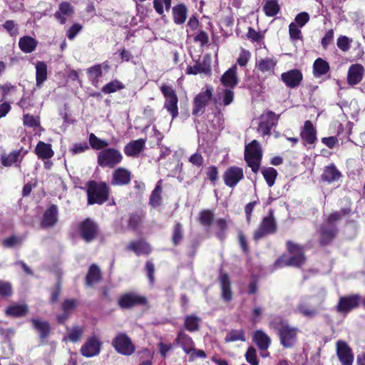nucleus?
I'll use <instances>...</instances> for the list:
<instances>
[{
	"mask_svg": "<svg viewBox=\"0 0 365 365\" xmlns=\"http://www.w3.org/2000/svg\"><path fill=\"white\" fill-rule=\"evenodd\" d=\"M34 327L39 332L42 339L46 337L50 331L49 324L47 322L41 321L36 319H32Z\"/></svg>",
	"mask_w": 365,
	"mask_h": 365,
	"instance_id": "a19ab883",
	"label": "nucleus"
},
{
	"mask_svg": "<svg viewBox=\"0 0 365 365\" xmlns=\"http://www.w3.org/2000/svg\"><path fill=\"white\" fill-rule=\"evenodd\" d=\"M213 217L214 215L212 212L210 210H204L200 213V221L202 225L209 226L213 220Z\"/></svg>",
	"mask_w": 365,
	"mask_h": 365,
	"instance_id": "13d9d810",
	"label": "nucleus"
},
{
	"mask_svg": "<svg viewBox=\"0 0 365 365\" xmlns=\"http://www.w3.org/2000/svg\"><path fill=\"white\" fill-rule=\"evenodd\" d=\"M12 294V287L9 282L0 281V296L9 297Z\"/></svg>",
	"mask_w": 365,
	"mask_h": 365,
	"instance_id": "680f3d73",
	"label": "nucleus"
},
{
	"mask_svg": "<svg viewBox=\"0 0 365 365\" xmlns=\"http://www.w3.org/2000/svg\"><path fill=\"white\" fill-rule=\"evenodd\" d=\"M24 124L31 128H36L40 125L39 118L29 114L24 115Z\"/></svg>",
	"mask_w": 365,
	"mask_h": 365,
	"instance_id": "4d7b16f0",
	"label": "nucleus"
},
{
	"mask_svg": "<svg viewBox=\"0 0 365 365\" xmlns=\"http://www.w3.org/2000/svg\"><path fill=\"white\" fill-rule=\"evenodd\" d=\"M264 178L269 187H272L275 182L277 175V170L273 168H267L262 170Z\"/></svg>",
	"mask_w": 365,
	"mask_h": 365,
	"instance_id": "de8ad7c7",
	"label": "nucleus"
},
{
	"mask_svg": "<svg viewBox=\"0 0 365 365\" xmlns=\"http://www.w3.org/2000/svg\"><path fill=\"white\" fill-rule=\"evenodd\" d=\"M108 187L106 183L91 182L88 188V200L89 204H102L107 200Z\"/></svg>",
	"mask_w": 365,
	"mask_h": 365,
	"instance_id": "20e7f679",
	"label": "nucleus"
},
{
	"mask_svg": "<svg viewBox=\"0 0 365 365\" xmlns=\"http://www.w3.org/2000/svg\"><path fill=\"white\" fill-rule=\"evenodd\" d=\"M337 46L343 51H346L350 48V41L348 37L342 36L337 39Z\"/></svg>",
	"mask_w": 365,
	"mask_h": 365,
	"instance_id": "774afa93",
	"label": "nucleus"
},
{
	"mask_svg": "<svg viewBox=\"0 0 365 365\" xmlns=\"http://www.w3.org/2000/svg\"><path fill=\"white\" fill-rule=\"evenodd\" d=\"M113 345L115 350L123 355L129 356L135 351V346L130 339L123 333L116 336L113 341Z\"/></svg>",
	"mask_w": 365,
	"mask_h": 365,
	"instance_id": "1a4fd4ad",
	"label": "nucleus"
},
{
	"mask_svg": "<svg viewBox=\"0 0 365 365\" xmlns=\"http://www.w3.org/2000/svg\"><path fill=\"white\" fill-rule=\"evenodd\" d=\"M270 326L277 331L280 343L284 348L292 347L297 341L298 329L287 322L279 321L270 323Z\"/></svg>",
	"mask_w": 365,
	"mask_h": 365,
	"instance_id": "f257e3e1",
	"label": "nucleus"
},
{
	"mask_svg": "<svg viewBox=\"0 0 365 365\" xmlns=\"http://www.w3.org/2000/svg\"><path fill=\"white\" fill-rule=\"evenodd\" d=\"M21 150H14L8 155H1V163L4 166H11L17 165L23 158Z\"/></svg>",
	"mask_w": 365,
	"mask_h": 365,
	"instance_id": "2f4dec72",
	"label": "nucleus"
},
{
	"mask_svg": "<svg viewBox=\"0 0 365 365\" xmlns=\"http://www.w3.org/2000/svg\"><path fill=\"white\" fill-rule=\"evenodd\" d=\"M201 319L195 315L187 316L184 320V328L189 331H195L199 329Z\"/></svg>",
	"mask_w": 365,
	"mask_h": 365,
	"instance_id": "79ce46f5",
	"label": "nucleus"
},
{
	"mask_svg": "<svg viewBox=\"0 0 365 365\" xmlns=\"http://www.w3.org/2000/svg\"><path fill=\"white\" fill-rule=\"evenodd\" d=\"M349 212V210L347 211L346 210H342L340 212H334L328 217L325 223L334 225V222L339 220L343 215L348 214Z\"/></svg>",
	"mask_w": 365,
	"mask_h": 365,
	"instance_id": "e2e57ef3",
	"label": "nucleus"
},
{
	"mask_svg": "<svg viewBox=\"0 0 365 365\" xmlns=\"http://www.w3.org/2000/svg\"><path fill=\"white\" fill-rule=\"evenodd\" d=\"M251 56V53L250 51L242 49L240 56L237 58V63L240 66H245L247 65L248 61L250 60Z\"/></svg>",
	"mask_w": 365,
	"mask_h": 365,
	"instance_id": "338daca9",
	"label": "nucleus"
},
{
	"mask_svg": "<svg viewBox=\"0 0 365 365\" xmlns=\"http://www.w3.org/2000/svg\"><path fill=\"white\" fill-rule=\"evenodd\" d=\"M277 63V61L274 58H259L256 60L255 66L259 71L271 75L274 74Z\"/></svg>",
	"mask_w": 365,
	"mask_h": 365,
	"instance_id": "4be33fe9",
	"label": "nucleus"
},
{
	"mask_svg": "<svg viewBox=\"0 0 365 365\" xmlns=\"http://www.w3.org/2000/svg\"><path fill=\"white\" fill-rule=\"evenodd\" d=\"M89 144L91 148L95 150L106 148L109 145L106 140L98 138L93 133L89 135Z\"/></svg>",
	"mask_w": 365,
	"mask_h": 365,
	"instance_id": "49530a36",
	"label": "nucleus"
},
{
	"mask_svg": "<svg viewBox=\"0 0 365 365\" xmlns=\"http://www.w3.org/2000/svg\"><path fill=\"white\" fill-rule=\"evenodd\" d=\"M24 237L19 236H11L3 241V245L5 247H16L21 245Z\"/></svg>",
	"mask_w": 365,
	"mask_h": 365,
	"instance_id": "603ef678",
	"label": "nucleus"
},
{
	"mask_svg": "<svg viewBox=\"0 0 365 365\" xmlns=\"http://www.w3.org/2000/svg\"><path fill=\"white\" fill-rule=\"evenodd\" d=\"M245 358L248 363L252 365H258V360L257 359L256 350L254 347L250 346L248 348L246 354Z\"/></svg>",
	"mask_w": 365,
	"mask_h": 365,
	"instance_id": "052dcab7",
	"label": "nucleus"
},
{
	"mask_svg": "<svg viewBox=\"0 0 365 365\" xmlns=\"http://www.w3.org/2000/svg\"><path fill=\"white\" fill-rule=\"evenodd\" d=\"M304 144H313L317 140V130L310 120H306L300 133Z\"/></svg>",
	"mask_w": 365,
	"mask_h": 365,
	"instance_id": "412c9836",
	"label": "nucleus"
},
{
	"mask_svg": "<svg viewBox=\"0 0 365 365\" xmlns=\"http://www.w3.org/2000/svg\"><path fill=\"white\" fill-rule=\"evenodd\" d=\"M131 173L124 168H118L113 172L110 183L113 185H125L130 182Z\"/></svg>",
	"mask_w": 365,
	"mask_h": 365,
	"instance_id": "aec40b11",
	"label": "nucleus"
},
{
	"mask_svg": "<svg viewBox=\"0 0 365 365\" xmlns=\"http://www.w3.org/2000/svg\"><path fill=\"white\" fill-rule=\"evenodd\" d=\"M145 298L134 292H129L123 294L119 300V305L123 309H128L138 304L145 303Z\"/></svg>",
	"mask_w": 365,
	"mask_h": 365,
	"instance_id": "f3484780",
	"label": "nucleus"
},
{
	"mask_svg": "<svg viewBox=\"0 0 365 365\" xmlns=\"http://www.w3.org/2000/svg\"><path fill=\"white\" fill-rule=\"evenodd\" d=\"M336 354L338 358L343 365H352L354 361V354L348 344L339 341L336 343Z\"/></svg>",
	"mask_w": 365,
	"mask_h": 365,
	"instance_id": "dca6fc26",
	"label": "nucleus"
},
{
	"mask_svg": "<svg viewBox=\"0 0 365 365\" xmlns=\"http://www.w3.org/2000/svg\"><path fill=\"white\" fill-rule=\"evenodd\" d=\"M253 339L261 350H267L271 342L270 338L267 334L261 330H257L255 332Z\"/></svg>",
	"mask_w": 365,
	"mask_h": 365,
	"instance_id": "e433bc0d",
	"label": "nucleus"
},
{
	"mask_svg": "<svg viewBox=\"0 0 365 365\" xmlns=\"http://www.w3.org/2000/svg\"><path fill=\"white\" fill-rule=\"evenodd\" d=\"M303 79L302 73L298 69H292L281 74V80L287 87H298Z\"/></svg>",
	"mask_w": 365,
	"mask_h": 365,
	"instance_id": "ddd939ff",
	"label": "nucleus"
},
{
	"mask_svg": "<svg viewBox=\"0 0 365 365\" xmlns=\"http://www.w3.org/2000/svg\"><path fill=\"white\" fill-rule=\"evenodd\" d=\"M297 311L299 314L308 318L314 317L317 313V309L306 302H302L299 304Z\"/></svg>",
	"mask_w": 365,
	"mask_h": 365,
	"instance_id": "37998d69",
	"label": "nucleus"
},
{
	"mask_svg": "<svg viewBox=\"0 0 365 365\" xmlns=\"http://www.w3.org/2000/svg\"><path fill=\"white\" fill-rule=\"evenodd\" d=\"M88 78L93 86H98L99 78L102 76V65L96 64L86 70Z\"/></svg>",
	"mask_w": 365,
	"mask_h": 365,
	"instance_id": "4c0bfd02",
	"label": "nucleus"
},
{
	"mask_svg": "<svg viewBox=\"0 0 365 365\" xmlns=\"http://www.w3.org/2000/svg\"><path fill=\"white\" fill-rule=\"evenodd\" d=\"M289 34L290 38L297 40L302 38V33L297 25L292 22L289 26Z\"/></svg>",
	"mask_w": 365,
	"mask_h": 365,
	"instance_id": "bf43d9fd",
	"label": "nucleus"
},
{
	"mask_svg": "<svg viewBox=\"0 0 365 365\" xmlns=\"http://www.w3.org/2000/svg\"><path fill=\"white\" fill-rule=\"evenodd\" d=\"M263 11L267 16H274L279 11L277 0H267L263 6Z\"/></svg>",
	"mask_w": 365,
	"mask_h": 365,
	"instance_id": "c03bdc74",
	"label": "nucleus"
},
{
	"mask_svg": "<svg viewBox=\"0 0 365 365\" xmlns=\"http://www.w3.org/2000/svg\"><path fill=\"white\" fill-rule=\"evenodd\" d=\"M243 178V170L235 166L227 169L223 175L225 184L230 187H235Z\"/></svg>",
	"mask_w": 365,
	"mask_h": 365,
	"instance_id": "4468645a",
	"label": "nucleus"
},
{
	"mask_svg": "<svg viewBox=\"0 0 365 365\" xmlns=\"http://www.w3.org/2000/svg\"><path fill=\"white\" fill-rule=\"evenodd\" d=\"M79 231L81 237L87 242L92 241L97 235L98 227L90 219H86L80 224Z\"/></svg>",
	"mask_w": 365,
	"mask_h": 365,
	"instance_id": "2eb2a0df",
	"label": "nucleus"
},
{
	"mask_svg": "<svg viewBox=\"0 0 365 365\" xmlns=\"http://www.w3.org/2000/svg\"><path fill=\"white\" fill-rule=\"evenodd\" d=\"M128 250H132L138 255H148L151 251L150 245L142 240L131 242L128 245Z\"/></svg>",
	"mask_w": 365,
	"mask_h": 365,
	"instance_id": "72a5a7b5",
	"label": "nucleus"
},
{
	"mask_svg": "<svg viewBox=\"0 0 365 365\" xmlns=\"http://www.w3.org/2000/svg\"><path fill=\"white\" fill-rule=\"evenodd\" d=\"M279 115L272 111H267L260 116L257 131L263 136H269L272 128L277 123Z\"/></svg>",
	"mask_w": 365,
	"mask_h": 365,
	"instance_id": "6e6552de",
	"label": "nucleus"
},
{
	"mask_svg": "<svg viewBox=\"0 0 365 365\" xmlns=\"http://www.w3.org/2000/svg\"><path fill=\"white\" fill-rule=\"evenodd\" d=\"M5 312L7 316L21 317L26 314L28 307L25 304H14L9 306Z\"/></svg>",
	"mask_w": 365,
	"mask_h": 365,
	"instance_id": "f704fd0d",
	"label": "nucleus"
},
{
	"mask_svg": "<svg viewBox=\"0 0 365 365\" xmlns=\"http://www.w3.org/2000/svg\"><path fill=\"white\" fill-rule=\"evenodd\" d=\"M77 304V302L75 299H67L63 304V309L64 311L63 314L58 316L57 317L58 321L61 323H63L68 317L67 312L70 310L74 309Z\"/></svg>",
	"mask_w": 365,
	"mask_h": 365,
	"instance_id": "09e8293b",
	"label": "nucleus"
},
{
	"mask_svg": "<svg viewBox=\"0 0 365 365\" xmlns=\"http://www.w3.org/2000/svg\"><path fill=\"white\" fill-rule=\"evenodd\" d=\"M160 91L165 99L164 106L167 110L171 114L173 118H175L178 114V98L175 91L173 87L168 85H162Z\"/></svg>",
	"mask_w": 365,
	"mask_h": 365,
	"instance_id": "0eeeda50",
	"label": "nucleus"
},
{
	"mask_svg": "<svg viewBox=\"0 0 365 365\" xmlns=\"http://www.w3.org/2000/svg\"><path fill=\"white\" fill-rule=\"evenodd\" d=\"M57 207L51 205L43 214L41 225L43 227L53 226L57 221Z\"/></svg>",
	"mask_w": 365,
	"mask_h": 365,
	"instance_id": "7c9ffc66",
	"label": "nucleus"
},
{
	"mask_svg": "<svg viewBox=\"0 0 365 365\" xmlns=\"http://www.w3.org/2000/svg\"><path fill=\"white\" fill-rule=\"evenodd\" d=\"M329 71V63L321 58L315 60L313 65V73L315 77H320Z\"/></svg>",
	"mask_w": 365,
	"mask_h": 365,
	"instance_id": "ea45409f",
	"label": "nucleus"
},
{
	"mask_svg": "<svg viewBox=\"0 0 365 365\" xmlns=\"http://www.w3.org/2000/svg\"><path fill=\"white\" fill-rule=\"evenodd\" d=\"M101 277V272L96 265H92L88 271L86 277V284L92 286L94 283L97 282Z\"/></svg>",
	"mask_w": 365,
	"mask_h": 365,
	"instance_id": "a18cd8bd",
	"label": "nucleus"
},
{
	"mask_svg": "<svg viewBox=\"0 0 365 365\" xmlns=\"http://www.w3.org/2000/svg\"><path fill=\"white\" fill-rule=\"evenodd\" d=\"M4 28L10 34L11 36H16L19 33L18 27L13 21H6L4 24Z\"/></svg>",
	"mask_w": 365,
	"mask_h": 365,
	"instance_id": "69168bd1",
	"label": "nucleus"
},
{
	"mask_svg": "<svg viewBox=\"0 0 365 365\" xmlns=\"http://www.w3.org/2000/svg\"><path fill=\"white\" fill-rule=\"evenodd\" d=\"M37 44V41L34 38L29 36H24L20 38L19 41V48L26 53L33 52L36 49Z\"/></svg>",
	"mask_w": 365,
	"mask_h": 365,
	"instance_id": "c756f323",
	"label": "nucleus"
},
{
	"mask_svg": "<svg viewBox=\"0 0 365 365\" xmlns=\"http://www.w3.org/2000/svg\"><path fill=\"white\" fill-rule=\"evenodd\" d=\"M145 145V140L140 138L130 141L124 148V153L130 157H136L143 150Z\"/></svg>",
	"mask_w": 365,
	"mask_h": 365,
	"instance_id": "393cba45",
	"label": "nucleus"
},
{
	"mask_svg": "<svg viewBox=\"0 0 365 365\" xmlns=\"http://www.w3.org/2000/svg\"><path fill=\"white\" fill-rule=\"evenodd\" d=\"M211 73V67L209 63L205 61L202 62L196 63L192 66H189L187 68V74H198L204 73L205 75H210Z\"/></svg>",
	"mask_w": 365,
	"mask_h": 365,
	"instance_id": "c9c22d12",
	"label": "nucleus"
},
{
	"mask_svg": "<svg viewBox=\"0 0 365 365\" xmlns=\"http://www.w3.org/2000/svg\"><path fill=\"white\" fill-rule=\"evenodd\" d=\"M277 232V223L272 210L269 214L262 218L259 227L254 233L253 238L257 241L267 235L274 234Z\"/></svg>",
	"mask_w": 365,
	"mask_h": 365,
	"instance_id": "423d86ee",
	"label": "nucleus"
},
{
	"mask_svg": "<svg viewBox=\"0 0 365 365\" xmlns=\"http://www.w3.org/2000/svg\"><path fill=\"white\" fill-rule=\"evenodd\" d=\"M237 82L236 66L229 68L221 77V83L226 87L233 88Z\"/></svg>",
	"mask_w": 365,
	"mask_h": 365,
	"instance_id": "bb28decb",
	"label": "nucleus"
},
{
	"mask_svg": "<svg viewBox=\"0 0 365 365\" xmlns=\"http://www.w3.org/2000/svg\"><path fill=\"white\" fill-rule=\"evenodd\" d=\"M35 153L38 158L42 160L50 159L54 154L51 145L42 141H39L36 145Z\"/></svg>",
	"mask_w": 365,
	"mask_h": 365,
	"instance_id": "cd10ccee",
	"label": "nucleus"
},
{
	"mask_svg": "<svg viewBox=\"0 0 365 365\" xmlns=\"http://www.w3.org/2000/svg\"><path fill=\"white\" fill-rule=\"evenodd\" d=\"M341 177V172L334 164H331L325 167L324 173L322 175V180L327 182L328 183H331L337 181Z\"/></svg>",
	"mask_w": 365,
	"mask_h": 365,
	"instance_id": "a878e982",
	"label": "nucleus"
},
{
	"mask_svg": "<svg viewBox=\"0 0 365 365\" xmlns=\"http://www.w3.org/2000/svg\"><path fill=\"white\" fill-rule=\"evenodd\" d=\"M219 281L221 287V297L225 302H229L232 298V292L231 290L230 280L226 273H221L219 277Z\"/></svg>",
	"mask_w": 365,
	"mask_h": 365,
	"instance_id": "b1692460",
	"label": "nucleus"
},
{
	"mask_svg": "<svg viewBox=\"0 0 365 365\" xmlns=\"http://www.w3.org/2000/svg\"><path fill=\"white\" fill-rule=\"evenodd\" d=\"M184 352L189 356V361H194L197 358H206L205 352L194 347V342L190 336L184 334Z\"/></svg>",
	"mask_w": 365,
	"mask_h": 365,
	"instance_id": "a211bd4d",
	"label": "nucleus"
},
{
	"mask_svg": "<svg viewBox=\"0 0 365 365\" xmlns=\"http://www.w3.org/2000/svg\"><path fill=\"white\" fill-rule=\"evenodd\" d=\"M122 160V154L115 148H106L98 153V164L102 168H113Z\"/></svg>",
	"mask_w": 365,
	"mask_h": 365,
	"instance_id": "39448f33",
	"label": "nucleus"
},
{
	"mask_svg": "<svg viewBox=\"0 0 365 365\" xmlns=\"http://www.w3.org/2000/svg\"><path fill=\"white\" fill-rule=\"evenodd\" d=\"M213 88L211 86H206L205 91H202L195 98V107L192 110L194 115L203 112L204 108L207 105L212 96Z\"/></svg>",
	"mask_w": 365,
	"mask_h": 365,
	"instance_id": "9d476101",
	"label": "nucleus"
},
{
	"mask_svg": "<svg viewBox=\"0 0 365 365\" xmlns=\"http://www.w3.org/2000/svg\"><path fill=\"white\" fill-rule=\"evenodd\" d=\"M162 182V180H160L158 182L155 189L153 190L150 196L149 204L153 207H158L161 204Z\"/></svg>",
	"mask_w": 365,
	"mask_h": 365,
	"instance_id": "58836bf2",
	"label": "nucleus"
},
{
	"mask_svg": "<svg viewBox=\"0 0 365 365\" xmlns=\"http://www.w3.org/2000/svg\"><path fill=\"white\" fill-rule=\"evenodd\" d=\"M262 151L259 143L254 140L245 146V158L249 167L254 173H257L259 168Z\"/></svg>",
	"mask_w": 365,
	"mask_h": 365,
	"instance_id": "7ed1b4c3",
	"label": "nucleus"
},
{
	"mask_svg": "<svg viewBox=\"0 0 365 365\" xmlns=\"http://www.w3.org/2000/svg\"><path fill=\"white\" fill-rule=\"evenodd\" d=\"M309 20V14L307 12H301L295 17V24L299 27H303Z\"/></svg>",
	"mask_w": 365,
	"mask_h": 365,
	"instance_id": "0e129e2a",
	"label": "nucleus"
},
{
	"mask_svg": "<svg viewBox=\"0 0 365 365\" xmlns=\"http://www.w3.org/2000/svg\"><path fill=\"white\" fill-rule=\"evenodd\" d=\"M170 0H153L154 8L159 14H163L164 8L168 10L170 7Z\"/></svg>",
	"mask_w": 365,
	"mask_h": 365,
	"instance_id": "6e6d98bb",
	"label": "nucleus"
},
{
	"mask_svg": "<svg viewBox=\"0 0 365 365\" xmlns=\"http://www.w3.org/2000/svg\"><path fill=\"white\" fill-rule=\"evenodd\" d=\"M364 67L359 63H355L349 68L347 73V82L351 86L359 83L364 76Z\"/></svg>",
	"mask_w": 365,
	"mask_h": 365,
	"instance_id": "6ab92c4d",
	"label": "nucleus"
},
{
	"mask_svg": "<svg viewBox=\"0 0 365 365\" xmlns=\"http://www.w3.org/2000/svg\"><path fill=\"white\" fill-rule=\"evenodd\" d=\"M83 332V331L81 327H74L71 329H68L66 339L72 342H76L81 338ZM65 339L66 337L64 338Z\"/></svg>",
	"mask_w": 365,
	"mask_h": 365,
	"instance_id": "8fccbe9b",
	"label": "nucleus"
},
{
	"mask_svg": "<svg viewBox=\"0 0 365 365\" xmlns=\"http://www.w3.org/2000/svg\"><path fill=\"white\" fill-rule=\"evenodd\" d=\"M73 13V9L68 2H62L60 4L58 10L55 13V17L61 24L66 21V17L70 16Z\"/></svg>",
	"mask_w": 365,
	"mask_h": 365,
	"instance_id": "c85d7f7f",
	"label": "nucleus"
},
{
	"mask_svg": "<svg viewBox=\"0 0 365 365\" xmlns=\"http://www.w3.org/2000/svg\"><path fill=\"white\" fill-rule=\"evenodd\" d=\"M361 296L354 294L340 297L336 310L338 312L346 314L359 306Z\"/></svg>",
	"mask_w": 365,
	"mask_h": 365,
	"instance_id": "9b49d317",
	"label": "nucleus"
},
{
	"mask_svg": "<svg viewBox=\"0 0 365 365\" xmlns=\"http://www.w3.org/2000/svg\"><path fill=\"white\" fill-rule=\"evenodd\" d=\"M225 341H245V336L244 332L241 330H232L227 334L225 339Z\"/></svg>",
	"mask_w": 365,
	"mask_h": 365,
	"instance_id": "864d4df0",
	"label": "nucleus"
},
{
	"mask_svg": "<svg viewBox=\"0 0 365 365\" xmlns=\"http://www.w3.org/2000/svg\"><path fill=\"white\" fill-rule=\"evenodd\" d=\"M123 88L124 86L120 81L115 80L105 85L102 88V91L104 93L109 94L116 92Z\"/></svg>",
	"mask_w": 365,
	"mask_h": 365,
	"instance_id": "3c124183",
	"label": "nucleus"
},
{
	"mask_svg": "<svg viewBox=\"0 0 365 365\" xmlns=\"http://www.w3.org/2000/svg\"><path fill=\"white\" fill-rule=\"evenodd\" d=\"M47 79V65L43 61H38L36 63V85L38 88Z\"/></svg>",
	"mask_w": 365,
	"mask_h": 365,
	"instance_id": "473e14b6",
	"label": "nucleus"
},
{
	"mask_svg": "<svg viewBox=\"0 0 365 365\" xmlns=\"http://www.w3.org/2000/svg\"><path fill=\"white\" fill-rule=\"evenodd\" d=\"M219 98H222V102L225 106H228L233 101L234 92L229 88L222 89L221 91H218Z\"/></svg>",
	"mask_w": 365,
	"mask_h": 365,
	"instance_id": "5fc2aeb1",
	"label": "nucleus"
},
{
	"mask_svg": "<svg viewBox=\"0 0 365 365\" xmlns=\"http://www.w3.org/2000/svg\"><path fill=\"white\" fill-rule=\"evenodd\" d=\"M287 249L291 255L289 258L280 257L275 263L277 267L283 266L300 267L306 260L303 248L297 244L292 242H287Z\"/></svg>",
	"mask_w": 365,
	"mask_h": 365,
	"instance_id": "f03ea898",
	"label": "nucleus"
},
{
	"mask_svg": "<svg viewBox=\"0 0 365 365\" xmlns=\"http://www.w3.org/2000/svg\"><path fill=\"white\" fill-rule=\"evenodd\" d=\"M101 348V342L96 336L88 338L81 349L83 356L90 358L97 356Z\"/></svg>",
	"mask_w": 365,
	"mask_h": 365,
	"instance_id": "f8f14e48",
	"label": "nucleus"
},
{
	"mask_svg": "<svg viewBox=\"0 0 365 365\" xmlns=\"http://www.w3.org/2000/svg\"><path fill=\"white\" fill-rule=\"evenodd\" d=\"M336 229L334 225L324 223L320 228V243L329 244L336 236Z\"/></svg>",
	"mask_w": 365,
	"mask_h": 365,
	"instance_id": "5701e85b",
	"label": "nucleus"
}]
</instances>
